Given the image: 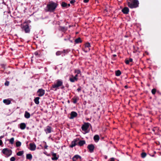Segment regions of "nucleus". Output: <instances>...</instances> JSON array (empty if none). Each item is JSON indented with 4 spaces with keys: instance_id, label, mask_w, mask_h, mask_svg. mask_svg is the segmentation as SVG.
I'll return each instance as SVG.
<instances>
[{
    "instance_id": "obj_36",
    "label": "nucleus",
    "mask_w": 161,
    "mask_h": 161,
    "mask_svg": "<svg viewBox=\"0 0 161 161\" xmlns=\"http://www.w3.org/2000/svg\"><path fill=\"white\" fill-rule=\"evenodd\" d=\"M146 156V153H142L141 154V156L142 158H145Z\"/></svg>"
},
{
    "instance_id": "obj_13",
    "label": "nucleus",
    "mask_w": 161,
    "mask_h": 161,
    "mask_svg": "<svg viewBox=\"0 0 161 161\" xmlns=\"http://www.w3.org/2000/svg\"><path fill=\"white\" fill-rule=\"evenodd\" d=\"M77 142V139H74V141L71 142L70 147H75L76 145Z\"/></svg>"
},
{
    "instance_id": "obj_8",
    "label": "nucleus",
    "mask_w": 161,
    "mask_h": 161,
    "mask_svg": "<svg viewBox=\"0 0 161 161\" xmlns=\"http://www.w3.org/2000/svg\"><path fill=\"white\" fill-rule=\"evenodd\" d=\"M44 130L47 134L50 133L53 131L52 127L48 126L46 127Z\"/></svg>"
},
{
    "instance_id": "obj_4",
    "label": "nucleus",
    "mask_w": 161,
    "mask_h": 161,
    "mask_svg": "<svg viewBox=\"0 0 161 161\" xmlns=\"http://www.w3.org/2000/svg\"><path fill=\"white\" fill-rule=\"evenodd\" d=\"M21 27L23 31H24L25 33H28L30 31L29 26L26 22H25L21 25Z\"/></svg>"
},
{
    "instance_id": "obj_29",
    "label": "nucleus",
    "mask_w": 161,
    "mask_h": 161,
    "mask_svg": "<svg viewBox=\"0 0 161 161\" xmlns=\"http://www.w3.org/2000/svg\"><path fill=\"white\" fill-rule=\"evenodd\" d=\"M133 59L132 58H130L129 60H126L125 63L127 64H128L130 62H132Z\"/></svg>"
},
{
    "instance_id": "obj_12",
    "label": "nucleus",
    "mask_w": 161,
    "mask_h": 161,
    "mask_svg": "<svg viewBox=\"0 0 161 161\" xmlns=\"http://www.w3.org/2000/svg\"><path fill=\"white\" fill-rule=\"evenodd\" d=\"M90 46V45L89 43H86L85 44V47L84 49V51L85 52H87L90 50L89 47Z\"/></svg>"
},
{
    "instance_id": "obj_15",
    "label": "nucleus",
    "mask_w": 161,
    "mask_h": 161,
    "mask_svg": "<svg viewBox=\"0 0 161 161\" xmlns=\"http://www.w3.org/2000/svg\"><path fill=\"white\" fill-rule=\"evenodd\" d=\"M26 127V125L25 123H21L19 125V127L21 130H24Z\"/></svg>"
},
{
    "instance_id": "obj_16",
    "label": "nucleus",
    "mask_w": 161,
    "mask_h": 161,
    "mask_svg": "<svg viewBox=\"0 0 161 161\" xmlns=\"http://www.w3.org/2000/svg\"><path fill=\"white\" fill-rule=\"evenodd\" d=\"M3 102L6 105H9L11 103V101L8 99L3 100Z\"/></svg>"
},
{
    "instance_id": "obj_33",
    "label": "nucleus",
    "mask_w": 161,
    "mask_h": 161,
    "mask_svg": "<svg viewBox=\"0 0 161 161\" xmlns=\"http://www.w3.org/2000/svg\"><path fill=\"white\" fill-rule=\"evenodd\" d=\"M61 5L62 7H67V4L64 2H63L62 3Z\"/></svg>"
},
{
    "instance_id": "obj_42",
    "label": "nucleus",
    "mask_w": 161,
    "mask_h": 161,
    "mask_svg": "<svg viewBox=\"0 0 161 161\" xmlns=\"http://www.w3.org/2000/svg\"><path fill=\"white\" fill-rule=\"evenodd\" d=\"M109 161H114V158H111L109 160Z\"/></svg>"
},
{
    "instance_id": "obj_31",
    "label": "nucleus",
    "mask_w": 161,
    "mask_h": 161,
    "mask_svg": "<svg viewBox=\"0 0 161 161\" xmlns=\"http://www.w3.org/2000/svg\"><path fill=\"white\" fill-rule=\"evenodd\" d=\"M21 145V143L19 141H18L16 142V145L17 147H20Z\"/></svg>"
},
{
    "instance_id": "obj_19",
    "label": "nucleus",
    "mask_w": 161,
    "mask_h": 161,
    "mask_svg": "<svg viewBox=\"0 0 161 161\" xmlns=\"http://www.w3.org/2000/svg\"><path fill=\"white\" fill-rule=\"evenodd\" d=\"M53 157L52 158V159L53 160H57L58 157L57 156V155L56 153H53L52 154Z\"/></svg>"
},
{
    "instance_id": "obj_5",
    "label": "nucleus",
    "mask_w": 161,
    "mask_h": 161,
    "mask_svg": "<svg viewBox=\"0 0 161 161\" xmlns=\"http://www.w3.org/2000/svg\"><path fill=\"white\" fill-rule=\"evenodd\" d=\"M2 153L7 157L10 156L12 153V151L11 150L8 148H4L2 150Z\"/></svg>"
},
{
    "instance_id": "obj_39",
    "label": "nucleus",
    "mask_w": 161,
    "mask_h": 161,
    "mask_svg": "<svg viewBox=\"0 0 161 161\" xmlns=\"http://www.w3.org/2000/svg\"><path fill=\"white\" fill-rule=\"evenodd\" d=\"M75 2V0H71L70 1V3L71 4H73Z\"/></svg>"
},
{
    "instance_id": "obj_9",
    "label": "nucleus",
    "mask_w": 161,
    "mask_h": 161,
    "mask_svg": "<svg viewBox=\"0 0 161 161\" xmlns=\"http://www.w3.org/2000/svg\"><path fill=\"white\" fill-rule=\"evenodd\" d=\"M73 161H81V157L79 155H75L73 158Z\"/></svg>"
},
{
    "instance_id": "obj_43",
    "label": "nucleus",
    "mask_w": 161,
    "mask_h": 161,
    "mask_svg": "<svg viewBox=\"0 0 161 161\" xmlns=\"http://www.w3.org/2000/svg\"><path fill=\"white\" fill-rule=\"evenodd\" d=\"M89 1V0H84V2L85 3H86L88 2Z\"/></svg>"
},
{
    "instance_id": "obj_44",
    "label": "nucleus",
    "mask_w": 161,
    "mask_h": 161,
    "mask_svg": "<svg viewBox=\"0 0 161 161\" xmlns=\"http://www.w3.org/2000/svg\"><path fill=\"white\" fill-rule=\"evenodd\" d=\"M81 89L80 88H79L77 89V90L78 92H79L80 90Z\"/></svg>"
},
{
    "instance_id": "obj_2",
    "label": "nucleus",
    "mask_w": 161,
    "mask_h": 161,
    "mask_svg": "<svg viewBox=\"0 0 161 161\" xmlns=\"http://www.w3.org/2000/svg\"><path fill=\"white\" fill-rule=\"evenodd\" d=\"M63 83V81L61 80H57L56 82L52 86L51 88V90L54 91H56L59 87L62 86Z\"/></svg>"
},
{
    "instance_id": "obj_14",
    "label": "nucleus",
    "mask_w": 161,
    "mask_h": 161,
    "mask_svg": "<svg viewBox=\"0 0 161 161\" xmlns=\"http://www.w3.org/2000/svg\"><path fill=\"white\" fill-rule=\"evenodd\" d=\"M122 11L124 14H127L129 12V9L127 7H125L122 9Z\"/></svg>"
},
{
    "instance_id": "obj_27",
    "label": "nucleus",
    "mask_w": 161,
    "mask_h": 161,
    "mask_svg": "<svg viewBox=\"0 0 161 161\" xmlns=\"http://www.w3.org/2000/svg\"><path fill=\"white\" fill-rule=\"evenodd\" d=\"M121 74L120 71L119 70H117L115 71V75L117 76H119Z\"/></svg>"
},
{
    "instance_id": "obj_21",
    "label": "nucleus",
    "mask_w": 161,
    "mask_h": 161,
    "mask_svg": "<svg viewBox=\"0 0 161 161\" xmlns=\"http://www.w3.org/2000/svg\"><path fill=\"white\" fill-rule=\"evenodd\" d=\"M40 99L39 97H37L35 98L34 99V101L36 104H38L39 103V99Z\"/></svg>"
},
{
    "instance_id": "obj_10",
    "label": "nucleus",
    "mask_w": 161,
    "mask_h": 161,
    "mask_svg": "<svg viewBox=\"0 0 161 161\" xmlns=\"http://www.w3.org/2000/svg\"><path fill=\"white\" fill-rule=\"evenodd\" d=\"M87 148L90 153H92L93 152L94 149V145L92 144L89 145L87 146Z\"/></svg>"
},
{
    "instance_id": "obj_30",
    "label": "nucleus",
    "mask_w": 161,
    "mask_h": 161,
    "mask_svg": "<svg viewBox=\"0 0 161 161\" xmlns=\"http://www.w3.org/2000/svg\"><path fill=\"white\" fill-rule=\"evenodd\" d=\"M75 73L77 74H79L80 75H81L80 71L79 70H75Z\"/></svg>"
},
{
    "instance_id": "obj_47",
    "label": "nucleus",
    "mask_w": 161,
    "mask_h": 161,
    "mask_svg": "<svg viewBox=\"0 0 161 161\" xmlns=\"http://www.w3.org/2000/svg\"><path fill=\"white\" fill-rule=\"evenodd\" d=\"M34 54L36 55H38V53L37 52H35Z\"/></svg>"
},
{
    "instance_id": "obj_48",
    "label": "nucleus",
    "mask_w": 161,
    "mask_h": 161,
    "mask_svg": "<svg viewBox=\"0 0 161 161\" xmlns=\"http://www.w3.org/2000/svg\"><path fill=\"white\" fill-rule=\"evenodd\" d=\"M104 158L105 159H107V158L108 157L107 156L105 155L104 156Z\"/></svg>"
},
{
    "instance_id": "obj_40",
    "label": "nucleus",
    "mask_w": 161,
    "mask_h": 161,
    "mask_svg": "<svg viewBox=\"0 0 161 161\" xmlns=\"http://www.w3.org/2000/svg\"><path fill=\"white\" fill-rule=\"evenodd\" d=\"M9 84V82L8 81H6L5 83V85L6 86H8Z\"/></svg>"
},
{
    "instance_id": "obj_34",
    "label": "nucleus",
    "mask_w": 161,
    "mask_h": 161,
    "mask_svg": "<svg viewBox=\"0 0 161 161\" xmlns=\"http://www.w3.org/2000/svg\"><path fill=\"white\" fill-rule=\"evenodd\" d=\"M63 53V52H61L60 51H58L56 53V55L57 56H59L61 54Z\"/></svg>"
},
{
    "instance_id": "obj_51",
    "label": "nucleus",
    "mask_w": 161,
    "mask_h": 161,
    "mask_svg": "<svg viewBox=\"0 0 161 161\" xmlns=\"http://www.w3.org/2000/svg\"><path fill=\"white\" fill-rule=\"evenodd\" d=\"M125 88H127V86H125Z\"/></svg>"
},
{
    "instance_id": "obj_45",
    "label": "nucleus",
    "mask_w": 161,
    "mask_h": 161,
    "mask_svg": "<svg viewBox=\"0 0 161 161\" xmlns=\"http://www.w3.org/2000/svg\"><path fill=\"white\" fill-rule=\"evenodd\" d=\"M3 144V142L1 140H0V145L1 146Z\"/></svg>"
},
{
    "instance_id": "obj_11",
    "label": "nucleus",
    "mask_w": 161,
    "mask_h": 161,
    "mask_svg": "<svg viewBox=\"0 0 161 161\" xmlns=\"http://www.w3.org/2000/svg\"><path fill=\"white\" fill-rule=\"evenodd\" d=\"M29 149L31 151H34L36 147V145L34 143H31L30 144Z\"/></svg>"
},
{
    "instance_id": "obj_26",
    "label": "nucleus",
    "mask_w": 161,
    "mask_h": 161,
    "mask_svg": "<svg viewBox=\"0 0 161 161\" xmlns=\"http://www.w3.org/2000/svg\"><path fill=\"white\" fill-rule=\"evenodd\" d=\"M8 140L9 141V142L11 144H13L14 143V138L13 137H12L9 140Z\"/></svg>"
},
{
    "instance_id": "obj_22",
    "label": "nucleus",
    "mask_w": 161,
    "mask_h": 161,
    "mask_svg": "<svg viewBox=\"0 0 161 161\" xmlns=\"http://www.w3.org/2000/svg\"><path fill=\"white\" fill-rule=\"evenodd\" d=\"M86 143L85 141L84 140L80 141L78 142V145L80 146H82Z\"/></svg>"
},
{
    "instance_id": "obj_23",
    "label": "nucleus",
    "mask_w": 161,
    "mask_h": 161,
    "mask_svg": "<svg viewBox=\"0 0 161 161\" xmlns=\"http://www.w3.org/2000/svg\"><path fill=\"white\" fill-rule=\"evenodd\" d=\"M32 158V155L31 154H26V158L27 159L31 160Z\"/></svg>"
},
{
    "instance_id": "obj_25",
    "label": "nucleus",
    "mask_w": 161,
    "mask_h": 161,
    "mask_svg": "<svg viewBox=\"0 0 161 161\" xmlns=\"http://www.w3.org/2000/svg\"><path fill=\"white\" fill-rule=\"evenodd\" d=\"M75 42L76 43H80L81 41L80 38H78L75 40Z\"/></svg>"
},
{
    "instance_id": "obj_38",
    "label": "nucleus",
    "mask_w": 161,
    "mask_h": 161,
    "mask_svg": "<svg viewBox=\"0 0 161 161\" xmlns=\"http://www.w3.org/2000/svg\"><path fill=\"white\" fill-rule=\"evenodd\" d=\"M15 158L14 157H12L10 159V161H15Z\"/></svg>"
},
{
    "instance_id": "obj_24",
    "label": "nucleus",
    "mask_w": 161,
    "mask_h": 161,
    "mask_svg": "<svg viewBox=\"0 0 161 161\" xmlns=\"http://www.w3.org/2000/svg\"><path fill=\"white\" fill-rule=\"evenodd\" d=\"M99 136L97 135H95L94 137V139L96 142H98V141L99 140Z\"/></svg>"
},
{
    "instance_id": "obj_3",
    "label": "nucleus",
    "mask_w": 161,
    "mask_h": 161,
    "mask_svg": "<svg viewBox=\"0 0 161 161\" xmlns=\"http://www.w3.org/2000/svg\"><path fill=\"white\" fill-rule=\"evenodd\" d=\"M128 5L131 8H136L138 6L139 3L137 0H127Z\"/></svg>"
},
{
    "instance_id": "obj_28",
    "label": "nucleus",
    "mask_w": 161,
    "mask_h": 161,
    "mask_svg": "<svg viewBox=\"0 0 161 161\" xmlns=\"http://www.w3.org/2000/svg\"><path fill=\"white\" fill-rule=\"evenodd\" d=\"M23 151H20L17 153V155L19 156H21L23 154Z\"/></svg>"
},
{
    "instance_id": "obj_49",
    "label": "nucleus",
    "mask_w": 161,
    "mask_h": 161,
    "mask_svg": "<svg viewBox=\"0 0 161 161\" xmlns=\"http://www.w3.org/2000/svg\"><path fill=\"white\" fill-rule=\"evenodd\" d=\"M70 5L69 4H67V7H68L70 6Z\"/></svg>"
},
{
    "instance_id": "obj_6",
    "label": "nucleus",
    "mask_w": 161,
    "mask_h": 161,
    "mask_svg": "<svg viewBox=\"0 0 161 161\" xmlns=\"http://www.w3.org/2000/svg\"><path fill=\"white\" fill-rule=\"evenodd\" d=\"M90 125V124L89 123H85L82 126L81 129L82 130L85 132V133H87V130L89 128Z\"/></svg>"
},
{
    "instance_id": "obj_7",
    "label": "nucleus",
    "mask_w": 161,
    "mask_h": 161,
    "mask_svg": "<svg viewBox=\"0 0 161 161\" xmlns=\"http://www.w3.org/2000/svg\"><path fill=\"white\" fill-rule=\"evenodd\" d=\"M37 93L38 96L42 97L45 94V90L42 89H40L37 91Z\"/></svg>"
},
{
    "instance_id": "obj_46",
    "label": "nucleus",
    "mask_w": 161,
    "mask_h": 161,
    "mask_svg": "<svg viewBox=\"0 0 161 161\" xmlns=\"http://www.w3.org/2000/svg\"><path fill=\"white\" fill-rule=\"evenodd\" d=\"M48 146L47 145H46L44 146V148L45 149H47V148Z\"/></svg>"
},
{
    "instance_id": "obj_35",
    "label": "nucleus",
    "mask_w": 161,
    "mask_h": 161,
    "mask_svg": "<svg viewBox=\"0 0 161 161\" xmlns=\"http://www.w3.org/2000/svg\"><path fill=\"white\" fill-rule=\"evenodd\" d=\"M60 29L62 30V31H64L66 30L67 29L65 27H60Z\"/></svg>"
},
{
    "instance_id": "obj_50",
    "label": "nucleus",
    "mask_w": 161,
    "mask_h": 161,
    "mask_svg": "<svg viewBox=\"0 0 161 161\" xmlns=\"http://www.w3.org/2000/svg\"><path fill=\"white\" fill-rule=\"evenodd\" d=\"M3 136H1L0 137V139H1V138H3Z\"/></svg>"
},
{
    "instance_id": "obj_1",
    "label": "nucleus",
    "mask_w": 161,
    "mask_h": 161,
    "mask_svg": "<svg viewBox=\"0 0 161 161\" xmlns=\"http://www.w3.org/2000/svg\"><path fill=\"white\" fill-rule=\"evenodd\" d=\"M58 4L57 3L51 2L47 4V11L50 12H53L56 8Z\"/></svg>"
},
{
    "instance_id": "obj_41",
    "label": "nucleus",
    "mask_w": 161,
    "mask_h": 161,
    "mask_svg": "<svg viewBox=\"0 0 161 161\" xmlns=\"http://www.w3.org/2000/svg\"><path fill=\"white\" fill-rule=\"evenodd\" d=\"M81 75H80L79 74H76V75H75V76H74V77H75L76 78H78V77L79 76H80Z\"/></svg>"
},
{
    "instance_id": "obj_37",
    "label": "nucleus",
    "mask_w": 161,
    "mask_h": 161,
    "mask_svg": "<svg viewBox=\"0 0 161 161\" xmlns=\"http://www.w3.org/2000/svg\"><path fill=\"white\" fill-rule=\"evenodd\" d=\"M156 92V90L155 89H153L152 90V93L154 94Z\"/></svg>"
},
{
    "instance_id": "obj_32",
    "label": "nucleus",
    "mask_w": 161,
    "mask_h": 161,
    "mask_svg": "<svg viewBox=\"0 0 161 161\" xmlns=\"http://www.w3.org/2000/svg\"><path fill=\"white\" fill-rule=\"evenodd\" d=\"M78 98L76 97H74L72 98V100H73V103H76L77 101L78 100Z\"/></svg>"
},
{
    "instance_id": "obj_20",
    "label": "nucleus",
    "mask_w": 161,
    "mask_h": 161,
    "mask_svg": "<svg viewBox=\"0 0 161 161\" xmlns=\"http://www.w3.org/2000/svg\"><path fill=\"white\" fill-rule=\"evenodd\" d=\"M24 116L25 118L26 119H29L30 117V114L29 112L26 111L25 112Z\"/></svg>"
},
{
    "instance_id": "obj_18",
    "label": "nucleus",
    "mask_w": 161,
    "mask_h": 161,
    "mask_svg": "<svg viewBox=\"0 0 161 161\" xmlns=\"http://www.w3.org/2000/svg\"><path fill=\"white\" fill-rule=\"evenodd\" d=\"M78 78H76L74 76H72L71 77L69 78V80L71 82H74L77 81Z\"/></svg>"
},
{
    "instance_id": "obj_52",
    "label": "nucleus",
    "mask_w": 161,
    "mask_h": 161,
    "mask_svg": "<svg viewBox=\"0 0 161 161\" xmlns=\"http://www.w3.org/2000/svg\"><path fill=\"white\" fill-rule=\"evenodd\" d=\"M114 56H116V55H114Z\"/></svg>"
},
{
    "instance_id": "obj_17",
    "label": "nucleus",
    "mask_w": 161,
    "mask_h": 161,
    "mask_svg": "<svg viewBox=\"0 0 161 161\" xmlns=\"http://www.w3.org/2000/svg\"><path fill=\"white\" fill-rule=\"evenodd\" d=\"M77 115V113L75 112H72L71 114V117L70 118L73 119L74 117H76Z\"/></svg>"
}]
</instances>
